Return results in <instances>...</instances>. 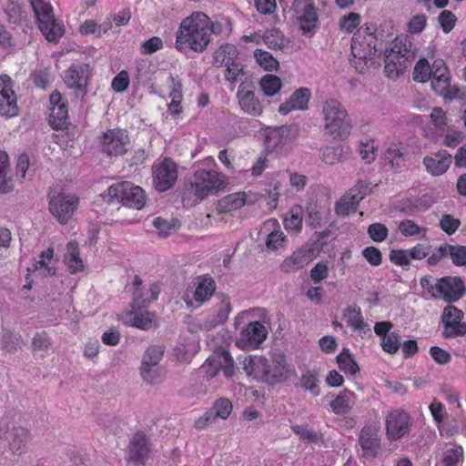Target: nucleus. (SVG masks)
<instances>
[{
	"label": "nucleus",
	"instance_id": "nucleus-1",
	"mask_svg": "<svg viewBox=\"0 0 466 466\" xmlns=\"http://www.w3.org/2000/svg\"><path fill=\"white\" fill-rule=\"evenodd\" d=\"M209 29V17L203 12H193L182 20L177 31V50L203 52L210 43Z\"/></svg>",
	"mask_w": 466,
	"mask_h": 466
},
{
	"label": "nucleus",
	"instance_id": "nucleus-2",
	"mask_svg": "<svg viewBox=\"0 0 466 466\" xmlns=\"http://www.w3.org/2000/svg\"><path fill=\"white\" fill-rule=\"evenodd\" d=\"M377 38L369 27H360L354 34L351 41V64L360 73L378 64L380 56L376 47Z\"/></svg>",
	"mask_w": 466,
	"mask_h": 466
},
{
	"label": "nucleus",
	"instance_id": "nucleus-3",
	"mask_svg": "<svg viewBox=\"0 0 466 466\" xmlns=\"http://www.w3.org/2000/svg\"><path fill=\"white\" fill-rule=\"evenodd\" d=\"M324 131L333 139H345L351 132V120L342 104L335 98L326 99L322 104Z\"/></svg>",
	"mask_w": 466,
	"mask_h": 466
},
{
	"label": "nucleus",
	"instance_id": "nucleus-4",
	"mask_svg": "<svg viewBox=\"0 0 466 466\" xmlns=\"http://www.w3.org/2000/svg\"><path fill=\"white\" fill-rule=\"evenodd\" d=\"M225 182V176L216 169L198 167L192 175L188 190L196 200L201 201L218 192Z\"/></svg>",
	"mask_w": 466,
	"mask_h": 466
},
{
	"label": "nucleus",
	"instance_id": "nucleus-5",
	"mask_svg": "<svg viewBox=\"0 0 466 466\" xmlns=\"http://www.w3.org/2000/svg\"><path fill=\"white\" fill-rule=\"evenodd\" d=\"M38 27L47 41L56 42L64 35V26L58 23L50 3L45 0H30Z\"/></svg>",
	"mask_w": 466,
	"mask_h": 466
},
{
	"label": "nucleus",
	"instance_id": "nucleus-6",
	"mask_svg": "<svg viewBox=\"0 0 466 466\" xmlns=\"http://www.w3.org/2000/svg\"><path fill=\"white\" fill-rule=\"evenodd\" d=\"M106 197L109 202L121 203L138 210L145 206L147 201L144 189L129 181L113 184L108 187Z\"/></svg>",
	"mask_w": 466,
	"mask_h": 466
},
{
	"label": "nucleus",
	"instance_id": "nucleus-7",
	"mask_svg": "<svg viewBox=\"0 0 466 466\" xmlns=\"http://www.w3.org/2000/svg\"><path fill=\"white\" fill-rule=\"evenodd\" d=\"M410 51V42L405 37H397L385 52L384 71L390 78H396L407 68V56Z\"/></svg>",
	"mask_w": 466,
	"mask_h": 466
},
{
	"label": "nucleus",
	"instance_id": "nucleus-8",
	"mask_svg": "<svg viewBox=\"0 0 466 466\" xmlns=\"http://www.w3.org/2000/svg\"><path fill=\"white\" fill-rule=\"evenodd\" d=\"M216 289V282L211 277L199 276L187 288L182 299L187 308H198L211 299Z\"/></svg>",
	"mask_w": 466,
	"mask_h": 466
},
{
	"label": "nucleus",
	"instance_id": "nucleus-9",
	"mask_svg": "<svg viewBox=\"0 0 466 466\" xmlns=\"http://www.w3.org/2000/svg\"><path fill=\"white\" fill-rule=\"evenodd\" d=\"M177 166L169 157L156 161L153 165V185L157 191L171 188L177 180Z\"/></svg>",
	"mask_w": 466,
	"mask_h": 466
},
{
	"label": "nucleus",
	"instance_id": "nucleus-10",
	"mask_svg": "<svg viewBox=\"0 0 466 466\" xmlns=\"http://www.w3.org/2000/svg\"><path fill=\"white\" fill-rule=\"evenodd\" d=\"M220 370L227 379H231L235 373L233 359L224 350L215 351L201 366L200 372L212 379Z\"/></svg>",
	"mask_w": 466,
	"mask_h": 466
},
{
	"label": "nucleus",
	"instance_id": "nucleus-11",
	"mask_svg": "<svg viewBox=\"0 0 466 466\" xmlns=\"http://www.w3.org/2000/svg\"><path fill=\"white\" fill-rule=\"evenodd\" d=\"M130 139L127 130L114 128L100 137L101 150L109 157H118L127 152Z\"/></svg>",
	"mask_w": 466,
	"mask_h": 466
},
{
	"label": "nucleus",
	"instance_id": "nucleus-12",
	"mask_svg": "<svg viewBox=\"0 0 466 466\" xmlns=\"http://www.w3.org/2000/svg\"><path fill=\"white\" fill-rule=\"evenodd\" d=\"M78 206V198L75 195H52L49 199V210L61 224H67Z\"/></svg>",
	"mask_w": 466,
	"mask_h": 466
},
{
	"label": "nucleus",
	"instance_id": "nucleus-13",
	"mask_svg": "<svg viewBox=\"0 0 466 466\" xmlns=\"http://www.w3.org/2000/svg\"><path fill=\"white\" fill-rule=\"evenodd\" d=\"M14 82L7 75H0V116L14 117L19 113Z\"/></svg>",
	"mask_w": 466,
	"mask_h": 466
},
{
	"label": "nucleus",
	"instance_id": "nucleus-14",
	"mask_svg": "<svg viewBox=\"0 0 466 466\" xmlns=\"http://www.w3.org/2000/svg\"><path fill=\"white\" fill-rule=\"evenodd\" d=\"M385 427L388 439L398 441L409 434L411 427L410 417L405 411L395 410L386 417Z\"/></svg>",
	"mask_w": 466,
	"mask_h": 466
},
{
	"label": "nucleus",
	"instance_id": "nucleus-15",
	"mask_svg": "<svg viewBox=\"0 0 466 466\" xmlns=\"http://www.w3.org/2000/svg\"><path fill=\"white\" fill-rule=\"evenodd\" d=\"M464 289V282L460 278L445 277L436 282L432 296L451 302L460 299Z\"/></svg>",
	"mask_w": 466,
	"mask_h": 466
},
{
	"label": "nucleus",
	"instance_id": "nucleus-16",
	"mask_svg": "<svg viewBox=\"0 0 466 466\" xmlns=\"http://www.w3.org/2000/svg\"><path fill=\"white\" fill-rule=\"evenodd\" d=\"M299 136L297 126H282L268 132L267 147L272 150H283L296 140Z\"/></svg>",
	"mask_w": 466,
	"mask_h": 466
},
{
	"label": "nucleus",
	"instance_id": "nucleus-17",
	"mask_svg": "<svg viewBox=\"0 0 466 466\" xmlns=\"http://www.w3.org/2000/svg\"><path fill=\"white\" fill-rule=\"evenodd\" d=\"M431 86L433 90L446 98H451V90L454 86L450 85L448 68L441 59H437L431 66Z\"/></svg>",
	"mask_w": 466,
	"mask_h": 466
},
{
	"label": "nucleus",
	"instance_id": "nucleus-18",
	"mask_svg": "<svg viewBox=\"0 0 466 466\" xmlns=\"http://www.w3.org/2000/svg\"><path fill=\"white\" fill-rule=\"evenodd\" d=\"M293 9L304 33H310L317 25L318 15L313 0H295Z\"/></svg>",
	"mask_w": 466,
	"mask_h": 466
},
{
	"label": "nucleus",
	"instance_id": "nucleus-19",
	"mask_svg": "<svg viewBox=\"0 0 466 466\" xmlns=\"http://www.w3.org/2000/svg\"><path fill=\"white\" fill-rule=\"evenodd\" d=\"M464 313L454 306L444 308L442 322L446 338L462 336L466 333V323L462 322Z\"/></svg>",
	"mask_w": 466,
	"mask_h": 466
},
{
	"label": "nucleus",
	"instance_id": "nucleus-20",
	"mask_svg": "<svg viewBox=\"0 0 466 466\" xmlns=\"http://www.w3.org/2000/svg\"><path fill=\"white\" fill-rule=\"evenodd\" d=\"M0 439H5L8 441L9 450L13 454L21 455L26 451L30 433L23 427H13L12 429L0 428Z\"/></svg>",
	"mask_w": 466,
	"mask_h": 466
},
{
	"label": "nucleus",
	"instance_id": "nucleus-21",
	"mask_svg": "<svg viewBox=\"0 0 466 466\" xmlns=\"http://www.w3.org/2000/svg\"><path fill=\"white\" fill-rule=\"evenodd\" d=\"M268 333V329L262 322L251 321L241 330L238 344L242 348L256 349L267 339Z\"/></svg>",
	"mask_w": 466,
	"mask_h": 466
},
{
	"label": "nucleus",
	"instance_id": "nucleus-22",
	"mask_svg": "<svg viewBox=\"0 0 466 466\" xmlns=\"http://www.w3.org/2000/svg\"><path fill=\"white\" fill-rule=\"evenodd\" d=\"M260 232L267 235L265 245L268 250L276 251L285 248L287 237L276 218L266 220L261 227Z\"/></svg>",
	"mask_w": 466,
	"mask_h": 466
},
{
	"label": "nucleus",
	"instance_id": "nucleus-23",
	"mask_svg": "<svg viewBox=\"0 0 466 466\" xmlns=\"http://www.w3.org/2000/svg\"><path fill=\"white\" fill-rule=\"evenodd\" d=\"M311 90L308 87L296 89L290 96L279 106V113L287 116L292 111H304L309 108V102L311 98Z\"/></svg>",
	"mask_w": 466,
	"mask_h": 466
},
{
	"label": "nucleus",
	"instance_id": "nucleus-24",
	"mask_svg": "<svg viewBox=\"0 0 466 466\" xmlns=\"http://www.w3.org/2000/svg\"><path fill=\"white\" fill-rule=\"evenodd\" d=\"M359 443L361 449V457L365 460H373L380 453V439L377 431L370 427L361 430Z\"/></svg>",
	"mask_w": 466,
	"mask_h": 466
},
{
	"label": "nucleus",
	"instance_id": "nucleus-25",
	"mask_svg": "<svg viewBox=\"0 0 466 466\" xmlns=\"http://www.w3.org/2000/svg\"><path fill=\"white\" fill-rule=\"evenodd\" d=\"M452 162V157L444 149L423 157V165L426 171L434 177H439L446 173Z\"/></svg>",
	"mask_w": 466,
	"mask_h": 466
},
{
	"label": "nucleus",
	"instance_id": "nucleus-26",
	"mask_svg": "<svg viewBox=\"0 0 466 466\" xmlns=\"http://www.w3.org/2000/svg\"><path fill=\"white\" fill-rule=\"evenodd\" d=\"M150 452L147 437L143 432L133 435L128 447V461L136 466L143 465Z\"/></svg>",
	"mask_w": 466,
	"mask_h": 466
},
{
	"label": "nucleus",
	"instance_id": "nucleus-27",
	"mask_svg": "<svg viewBox=\"0 0 466 466\" xmlns=\"http://www.w3.org/2000/svg\"><path fill=\"white\" fill-rule=\"evenodd\" d=\"M266 383L276 384L286 380L293 373V370L287 364L286 358L281 353L274 354L271 363L268 362Z\"/></svg>",
	"mask_w": 466,
	"mask_h": 466
},
{
	"label": "nucleus",
	"instance_id": "nucleus-28",
	"mask_svg": "<svg viewBox=\"0 0 466 466\" xmlns=\"http://www.w3.org/2000/svg\"><path fill=\"white\" fill-rule=\"evenodd\" d=\"M237 98L244 113L253 116H258L262 114L263 106L253 90L240 85L237 92Z\"/></svg>",
	"mask_w": 466,
	"mask_h": 466
},
{
	"label": "nucleus",
	"instance_id": "nucleus-29",
	"mask_svg": "<svg viewBox=\"0 0 466 466\" xmlns=\"http://www.w3.org/2000/svg\"><path fill=\"white\" fill-rule=\"evenodd\" d=\"M239 363L248 377H252L258 381L266 382L267 370L268 369V360L266 358L261 356L244 357Z\"/></svg>",
	"mask_w": 466,
	"mask_h": 466
},
{
	"label": "nucleus",
	"instance_id": "nucleus-30",
	"mask_svg": "<svg viewBox=\"0 0 466 466\" xmlns=\"http://www.w3.org/2000/svg\"><path fill=\"white\" fill-rule=\"evenodd\" d=\"M431 126L429 128L430 136L435 141H440L444 133L451 127V119L447 113L439 106L432 108L430 113Z\"/></svg>",
	"mask_w": 466,
	"mask_h": 466
},
{
	"label": "nucleus",
	"instance_id": "nucleus-31",
	"mask_svg": "<svg viewBox=\"0 0 466 466\" xmlns=\"http://www.w3.org/2000/svg\"><path fill=\"white\" fill-rule=\"evenodd\" d=\"M88 76V65H74L65 71L64 80L68 87L81 90L86 87Z\"/></svg>",
	"mask_w": 466,
	"mask_h": 466
},
{
	"label": "nucleus",
	"instance_id": "nucleus-32",
	"mask_svg": "<svg viewBox=\"0 0 466 466\" xmlns=\"http://www.w3.org/2000/svg\"><path fill=\"white\" fill-rule=\"evenodd\" d=\"M50 122L52 126L58 129L61 128L67 118V107L62 95L55 91L50 96Z\"/></svg>",
	"mask_w": 466,
	"mask_h": 466
},
{
	"label": "nucleus",
	"instance_id": "nucleus-33",
	"mask_svg": "<svg viewBox=\"0 0 466 466\" xmlns=\"http://www.w3.org/2000/svg\"><path fill=\"white\" fill-rule=\"evenodd\" d=\"M257 201L255 194L237 192L229 194L219 201V206L225 211H232L240 208L245 205H251Z\"/></svg>",
	"mask_w": 466,
	"mask_h": 466
},
{
	"label": "nucleus",
	"instance_id": "nucleus-34",
	"mask_svg": "<svg viewBox=\"0 0 466 466\" xmlns=\"http://www.w3.org/2000/svg\"><path fill=\"white\" fill-rule=\"evenodd\" d=\"M57 261L54 258V248L49 247L42 251L39 258L33 264V269L40 271L45 277L54 276L56 273Z\"/></svg>",
	"mask_w": 466,
	"mask_h": 466
},
{
	"label": "nucleus",
	"instance_id": "nucleus-35",
	"mask_svg": "<svg viewBox=\"0 0 466 466\" xmlns=\"http://www.w3.org/2000/svg\"><path fill=\"white\" fill-rule=\"evenodd\" d=\"M309 261L308 249L300 248L295 250L291 256L285 258L280 264V270L285 273L294 272L304 268Z\"/></svg>",
	"mask_w": 466,
	"mask_h": 466
},
{
	"label": "nucleus",
	"instance_id": "nucleus-36",
	"mask_svg": "<svg viewBox=\"0 0 466 466\" xmlns=\"http://www.w3.org/2000/svg\"><path fill=\"white\" fill-rule=\"evenodd\" d=\"M344 319L347 325L360 336H364L370 331L369 325L363 319L359 307L348 308L344 312Z\"/></svg>",
	"mask_w": 466,
	"mask_h": 466
},
{
	"label": "nucleus",
	"instance_id": "nucleus-37",
	"mask_svg": "<svg viewBox=\"0 0 466 466\" xmlns=\"http://www.w3.org/2000/svg\"><path fill=\"white\" fill-rule=\"evenodd\" d=\"M64 262L71 274H76L84 269V262L79 255L78 244L76 241H69L66 245Z\"/></svg>",
	"mask_w": 466,
	"mask_h": 466
},
{
	"label": "nucleus",
	"instance_id": "nucleus-38",
	"mask_svg": "<svg viewBox=\"0 0 466 466\" xmlns=\"http://www.w3.org/2000/svg\"><path fill=\"white\" fill-rule=\"evenodd\" d=\"M306 212L308 223L313 228H318L328 220L329 208L325 205H319L315 201H311L307 206Z\"/></svg>",
	"mask_w": 466,
	"mask_h": 466
},
{
	"label": "nucleus",
	"instance_id": "nucleus-39",
	"mask_svg": "<svg viewBox=\"0 0 466 466\" xmlns=\"http://www.w3.org/2000/svg\"><path fill=\"white\" fill-rule=\"evenodd\" d=\"M232 310L228 297L222 295L220 297V302L218 305L216 315L209 322L204 323L201 329H210L218 325L224 323Z\"/></svg>",
	"mask_w": 466,
	"mask_h": 466
},
{
	"label": "nucleus",
	"instance_id": "nucleus-40",
	"mask_svg": "<svg viewBox=\"0 0 466 466\" xmlns=\"http://www.w3.org/2000/svg\"><path fill=\"white\" fill-rule=\"evenodd\" d=\"M303 208L300 205L292 206L284 218V228L287 231L299 233L302 229Z\"/></svg>",
	"mask_w": 466,
	"mask_h": 466
},
{
	"label": "nucleus",
	"instance_id": "nucleus-41",
	"mask_svg": "<svg viewBox=\"0 0 466 466\" xmlns=\"http://www.w3.org/2000/svg\"><path fill=\"white\" fill-rule=\"evenodd\" d=\"M355 395L350 390H343L330 401V409L336 414L348 413L353 403Z\"/></svg>",
	"mask_w": 466,
	"mask_h": 466
},
{
	"label": "nucleus",
	"instance_id": "nucleus-42",
	"mask_svg": "<svg viewBox=\"0 0 466 466\" xmlns=\"http://www.w3.org/2000/svg\"><path fill=\"white\" fill-rule=\"evenodd\" d=\"M238 59V51L234 45L226 44L219 46L214 54L215 64L218 66H226L230 62Z\"/></svg>",
	"mask_w": 466,
	"mask_h": 466
},
{
	"label": "nucleus",
	"instance_id": "nucleus-43",
	"mask_svg": "<svg viewBox=\"0 0 466 466\" xmlns=\"http://www.w3.org/2000/svg\"><path fill=\"white\" fill-rule=\"evenodd\" d=\"M142 280L139 277L136 276L134 279V303L137 306H146V303H149L158 298L160 293V286L157 283H152L149 287L150 298H147L140 302V299L142 298L141 292Z\"/></svg>",
	"mask_w": 466,
	"mask_h": 466
},
{
	"label": "nucleus",
	"instance_id": "nucleus-44",
	"mask_svg": "<svg viewBox=\"0 0 466 466\" xmlns=\"http://www.w3.org/2000/svg\"><path fill=\"white\" fill-rule=\"evenodd\" d=\"M259 87L266 96H273L277 95L282 88V81L281 79L271 74H267L263 76L259 82Z\"/></svg>",
	"mask_w": 466,
	"mask_h": 466
},
{
	"label": "nucleus",
	"instance_id": "nucleus-45",
	"mask_svg": "<svg viewBox=\"0 0 466 466\" xmlns=\"http://www.w3.org/2000/svg\"><path fill=\"white\" fill-rule=\"evenodd\" d=\"M319 383V375L316 370H308L302 373L300 386L315 397L320 393Z\"/></svg>",
	"mask_w": 466,
	"mask_h": 466
},
{
	"label": "nucleus",
	"instance_id": "nucleus-46",
	"mask_svg": "<svg viewBox=\"0 0 466 466\" xmlns=\"http://www.w3.org/2000/svg\"><path fill=\"white\" fill-rule=\"evenodd\" d=\"M336 360L339 370L345 374L353 376L360 370L349 349L344 348Z\"/></svg>",
	"mask_w": 466,
	"mask_h": 466
},
{
	"label": "nucleus",
	"instance_id": "nucleus-47",
	"mask_svg": "<svg viewBox=\"0 0 466 466\" xmlns=\"http://www.w3.org/2000/svg\"><path fill=\"white\" fill-rule=\"evenodd\" d=\"M164 370L160 366H140V375L147 384H159L164 379Z\"/></svg>",
	"mask_w": 466,
	"mask_h": 466
},
{
	"label": "nucleus",
	"instance_id": "nucleus-48",
	"mask_svg": "<svg viewBox=\"0 0 466 466\" xmlns=\"http://www.w3.org/2000/svg\"><path fill=\"white\" fill-rule=\"evenodd\" d=\"M9 157L8 155L0 150V193H5L11 190L12 183L8 177Z\"/></svg>",
	"mask_w": 466,
	"mask_h": 466
},
{
	"label": "nucleus",
	"instance_id": "nucleus-49",
	"mask_svg": "<svg viewBox=\"0 0 466 466\" xmlns=\"http://www.w3.org/2000/svg\"><path fill=\"white\" fill-rule=\"evenodd\" d=\"M400 232L405 237H417L418 238H424L427 234V228L420 227L411 219L402 220L399 224Z\"/></svg>",
	"mask_w": 466,
	"mask_h": 466
},
{
	"label": "nucleus",
	"instance_id": "nucleus-50",
	"mask_svg": "<svg viewBox=\"0 0 466 466\" xmlns=\"http://www.w3.org/2000/svg\"><path fill=\"white\" fill-rule=\"evenodd\" d=\"M129 322L133 327L147 330L155 325L156 317L149 311L139 312L132 316Z\"/></svg>",
	"mask_w": 466,
	"mask_h": 466
},
{
	"label": "nucleus",
	"instance_id": "nucleus-51",
	"mask_svg": "<svg viewBox=\"0 0 466 466\" xmlns=\"http://www.w3.org/2000/svg\"><path fill=\"white\" fill-rule=\"evenodd\" d=\"M256 62L266 71H273L279 67L278 60L268 51L256 49L254 52Z\"/></svg>",
	"mask_w": 466,
	"mask_h": 466
},
{
	"label": "nucleus",
	"instance_id": "nucleus-52",
	"mask_svg": "<svg viewBox=\"0 0 466 466\" xmlns=\"http://www.w3.org/2000/svg\"><path fill=\"white\" fill-rule=\"evenodd\" d=\"M379 145L374 139H364L361 140L359 146V152L361 158L367 162L370 163L375 160L377 156Z\"/></svg>",
	"mask_w": 466,
	"mask_h": 466
},
{
	"label": "nucleus",
	"instance_id": "nucleus-53",
	"mask_svg": "<svg viewBox=\"0 0 466 466\" xmlns=\"http://www.w3.org/2000/svg\"><path fill=\"white\" fill-rule=\"evenodd\" d=\"M164 354V348L162 346H150L145 351L141 366H159Z\"/></svg>",
	"mask_w": 466,
	"mask_h": 466
},
{
	"label": "nucleus",
	"instance_id": "nucleus-54",
	"mask_svg": "<svg viewBox=\"0 0 466 466\" xmlns=\"http://www.w3.org/2000/svg\"><path fill=\"white\" fill-rule=\"evenodd\" d=\"M447 257L449 256L455 266L466 265V246L445 244Z\"/></svg>",
	"mask_w": 466,
	"mask_h": 466
},
{
	"label": "nucleus",
	"instance_id": "nucleus-55",
	"mask_svg": "<svg viewBox=\"0 0 466 466\" xmlns=\"http://www.w3.org/2000/svg\"><path fill=\"white\" fill-rule=\"evenodd\" d=\"M429 410H430L431 414L436 423L438 430L441 433L442 427H443V420L448 416L445 406L441 401L434 399L429 405Z\"/></svg>",
	"mask_w": 466,
	"mask_h": 466
},
{
	"label": "nucleus",
	"instance_id": "nucleus-56",
	"mask_svg": "<svg viewBox=\"0 0 466 466\" xmlns=\"http://www.w3.org/2000/svg\"><path fill=\"white\" fill-rule=\"evenodd\" d=\"M198 345L195 339H187L185 344H179L176 348L177 357L181 361H187L197 352Z\"/></svg>",
	"mask_w": 466,
	"mask_h": 466
},
{
	"label": "nucleus",
	"instance_id": "nucleus-57",
	"mask_svg": "<svg viewBox=\"0 0 466 466\" xmlns=\"http://www.w3.org/2000/svg\"><path fill=\"white\" fill-rule=\"evenodd\" d=\"M278 177H279L280 179L288 177L290 187L297 192L302 191L308 183V177L306 176L296 172L286 171L285 173L278 174Z\"/></svg>",
	"mask_w": 466,
	"mask_h": 466
},
{
	"label": "nucleus",
	"instance_id": "nucleus-58",
	"mask_svg": "<svg viewBox=\"0 0 466 466\" xmlns=\"http://www.w3.org/2000/svg\"><path fill=\"white\" fill-rule=\"evenodd\" d=\"M263 43L269 48H281L284 46L285 40L283 35L279 29H268L263 35Z\"/></svg>",
	"mask_w": 466,
	"mask_h": 466
},
{
	"label": "nucleus",
	"instance_id": "nucleus-59",
	"mask_svg": "<svg viewBox=\"0 0 466 466\" xmlns=\"http://www.w3.org/2000/svg\"><path fill=\"white\" fill-rule=\"evenodd\" d=\"M431 66L425 58L420 59L413 70V79L424 83L431 79Z\"/></svg>",
	"mask_w": 466,
	"mask_h": 466
},
{
	"label": "nucleus",
	"instance_id": "nucleus-60",
	"mask_svg": "<svg viewBox=\"0 0 466 466\" xmlns=\"http://www.w3.org/2000/svg\"><path fill=\"white\" fill-rule=\"evenodd\" d=\"M382 350L390 354H395L400 347V337L397 332H390L388 336L380 338Z\"/></svg>",
	"mask_w": 466,
	"mask_h": 466
},
{
	"label": "nucleus",
	"instance_id": "nucleus-61",
	"mask_svg": "<svg viewBox=\"0 0 466 466\" xmlns=\"http://www.w3.org/2000/svg\"><path fill=\"white\" fill-rule=\"evenodd\" d=\"M21 336L17 333L6 330L3 333L2 346L7 352H15L21 347Z\"/></svg>",
	"mask_w": 466,
	"mask_h": 466
},
{
	"label": "nucleus",
	"instance_id": "nucleus-62",
	"mask_svg": "<svg viewBox=\"0 0 466 466\" xmlns=\"http://www.w3.org/2000/svg\"><path fill=\"white\" fill-rule=\"evenodd\" d=\"M342 153L340 147H326L320 151V158L327 165H335L340 160Z\"/></svg>",
	"mask_w": 466,
	"mask_h": 466
},
{
	"label": "nucleus",
	"instance_id": "nucleus-63",
	"mask_svg": "<svg viewBox=\"0 0 466 466\" xmlns=\"http://www.w3.org/2000/svg\"><path fill=\"white\" fill-rule=\"evenodd\" d=\"M232 403L228 399H219L218 400L213 407L209 410L213 411L214 418H220L222 420L228 419L232 411Z\"/></svg>",
	"mask_w": 466,
	"mask_h": 466
},
{
	"label": "nucleus",
	"instance_id": "nucleus-64",
	"mask_svg": "<svg viewBox=\"0 0 466 466\" xmlns=\"http://www.w3.org/2000/svg\"><path fill=\"white\" fill-rule=\"evenodd\" d=\"M438 22L443 33L448 34L454 28L457 17L451 11L443 10L438 16Z\"/></svg>",
	"mask_w": 466,
	"mask_h": 466
}]
</instances>
